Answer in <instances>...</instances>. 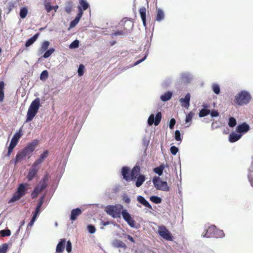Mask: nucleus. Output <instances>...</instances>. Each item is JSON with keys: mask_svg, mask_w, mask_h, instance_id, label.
Instances as JSON below:
<instances>
[{"mask_svg": "<svg viewBox=\"0 0 253 253\" xmlns=\"http://www.w3.org/2000/svg\"><path fill=\"white\" fill-rule=\"evenodd\" d=\"M251 98V95L249 92L242 90L236 95L234 102L236 104L242 106L248 104Z\"/></svg>", "mask_w": 253, "mask_h": 253, "instance_id": "obj_3", "label": "nucleus"}, {"mask_svg": "<svg viewBox=\"0 0 253 253\" xmlns=\"http://www.w3.org/2000/svg\"><path fill=\"white\" fill-rule=\"evenodd\" d=\"M237 125V121L233 117H230L229 119L228 125L231 127L235 126Z\"/></svg>", "mask_w": 253, "mask_h": 253, "instance_id": "obj_39", "label": "nucleus"}, {"mask_svg": "<svg viewBox=\"0 0 253 253\" xmlns=\"http://www.w3.org/2000/svg\"><path fill=\"white\" fill-rule=\"evenodd\" d=\"M210 113L212 117H217L219 116V113L216 110H212L211 112H210Z\"/></svg>", "mask_w": 253, "mask_h": 253, "instance_id": "obj_57", "label": "nucleus"}, {"mask_svg": "<svg viewBox=\"0 0 253 253\" xmlns=\"http://www.w3.org/2000/svg\"><path fill=\"white\" fill-rule=\"evenodd\" d=\"M1 237L9 236L11 234V231L9 229L2 230L0 231Z\"/></svg>", "mask_w": 253, "mask_h": 253, "instance_id": "obj_43", "label": "nucleus"}, {"mask_svg": "<svg viewBox=\"0 0 253 253\" xmlns=\"http://www.w3.org/2000/svg\"><path fill=\"white\" fill-rule=\"evenodd\" d=\"M175 123H176V121L174 118H172L170 119V120L169 121V127L170 129H172L173 128L175 124Z\"/></svg>", "mask_w": 253, "mask_h": 253, "instance_id": "obj_53", "label": "nucleus"}, {"mask_svg": "<svg viewBox=\"0 0 253 253\" xmlns=\"http://www.w3.org/2000/svg\"><path fill=\"white\" fill-rule=\"evenodd\" d=\"M79 41L77 40L74 41L70 45V48H76L79 47Z\"/></svg>", "mask_w": 253, "mask_h": 253, "instance_id": "obj_46", "label": "nucleus"}, {"mask_svg": "<svg viewBox=\"0 0 253 253\" xmlns=\"http://www.w3.org/2000/svg\"><path fill=\"white\" fill-rule=\"evenodd\" d=\"M242 135L236 133L235 132H232L229 136V141L233 143L236 142L241 137Z\"/></svg>", "mask_w": 253, "mask_h": 253, "instance_id": "obj_24", "label": "nucleus"}, {"mask_svg": "<svg viewBox=\"0 0 253 253\" xmlns=\"http://www.w3.org/2000/svg\"><path fill=\"white\" fill-rule=\"evenodd\" d=\"M28 9L26 7H22L20 11V16L22 19L25 18L28 14Z\"/></svg>", "mask_w": 253, "mask_h": 253, "instance_id": "obj_36", "label": "nucleus"}, {"mask_svg": "<svg viewBox=\"0 0 253 253\" xmlns=\"http://www.w3.org/2000/svg\"><path fill=\"white\" fill-rule=\"evenodd\" d=\"M170 151L172 155H175L178 151V149L176 146H172L170 147Z\"/></svg>", "mask_w": 253, "mask_h": 253, "instance_id": "obj_50", "label": "nucleus"}, {"mask_svg": "<svg viewBox=\"0 0 253 253\" xmlns=\"http://www.w3.org/2000/svg\"><path fill=\"white\" fill-rule=\"evenodd\" d=\"M137 201L142 205L145 206L146 207L148 208V209L150 210H152V207L151 206V205L149 203V202L145 200V199L141 196H138L137 197Z\"/></svg>", "mask_w": 253, "mask_h": 253, "instance_id": "obj_22", "label": "nucleus"}, {"mask_svg": "<svg viewBox=\"0 0 253 253\" xmlns=\"http://www.w3.org/2000/svg\"><path fill=\"white\" fill-rule=\"evenodd\" d=\"M84 67L83 64H81L78 70V73L79 76H82L84 74Z\"/></svg>", "mask_w": 253, "mask_h": 253, "instance_id": "obj_47", "label": "nucleus"}, {"mask_svg": "<svg viewBox=\"0 0 253 253\" xmlns=\"http://www.w3.org/2000/svg\"><path fill=\"white\" fill-rule=\"evenodd\" d=\"M79 2H80V5L83 7V9H82L83 10H86L88 8V7H89L88 3L85 0H80Z\"/></svg>", "mask_w": 253, "mask_h": 253, "instance_id": "obj_41", "label": "nucleus"}, {"mask_svg": "<svg viewBox=\"0 0 253 253\" xmlns=\"http://www.w3.org/2000/svg\"><path fill=\"white\" fill-rule=\"evenodd\" d=\"M8 249V245L4 243L0 246V253H6Z\"/></svg>", "mask_w": 253, "mask_h": 253, "instance_id": "obj_44", "label": "nucleus"}, {"mask_svg": "<svg viewBox=\"0 0 253 253\" xmlns=\"http://www.w3.org/2000/svg\"><path fill=\"white\" fill-rule=\"evenodd\" d=\"M190 94L189 93H187L184 98H181L179 99V101L181 103L182 106L187 108H188L190 105Z\"/></svg>", "mask_w": 253, "mask_h": 253, "instance_id": "obj_17", "label": "nucleus"}, {"mask_svg": "<svg viewBox=\"0 0 253 253\" xmlns=\"http://www.w3.org/2000/svg\"><path fill=\"white\" fill-rule=\"evenodd\" d=\"M66 251L68 253H70L72 251V244L70 241H67L66 245Z\"/></svg>", "mask_w": 253, "mask_h": 253, "instance_id": "obj_52", "label": "nucleus"}, {"mask_svg": "<svg viewBox=\"0 0 253 253\" xmlns=\"http://www.w3.org/2000/svg\"><path fill=\"white\" fill-rule=\"evenodd\" d=\"M117 245L118 247L120 248H126V244L122 241H117Z\"/></svg>", "mask_w": 253, "mask_h": 253, "instance_id": "obj_56", "label": "nucleus"}, {"mask_svg": "<svg viewBox=\"0 0 253 253\" xmlns=\"http://www.w3.org/2000/svg\"><path fill=\"white\" fill-rule=\"evenodd\" d=\"M4 83L3 81L0 82V102H2L4 98Z\"/></svg>", "mask_w": 253, "mask_h": 253, "instance_id": "obj_29", "label": "nucleus"}, {"mask_svg": "<svg viewBox=\"0 0 253 253\" xmlns=\"http://www.w3.org/2000/svg\"><path fill=\"white\" fill-rule=\"evenodd\" d=\"M122 215L124 219L131 227H135V222L126 210H123L122 211Z\"/></svg>", "mask_w": 253, "mask_h": 253, "instance_id": "obj_12", "label": "nucleus"}, {"mask_svg": "<svg viewBox=\"0 0 253 253\" xmlns=\"http://www.w3.org/2000/svg\"><path fill=\"white\" fill-rule=\"evenodd\" d=\"M40 106V100L39 98H36L30 104L29 109L38 113Z\"/></svg>", "mask_w": 253, "mask_h": 253, "instance_id": "obj_16", "label": "nucleus"}, {"mask_svg": "<svg viewBox=\"0 0 253 253\" xmlns=\"http://www.w3.org/2000/svg\"><path fill=\"white\" fill-rule=\"evenodd\" d=\"M150 200L155 204H160L162 202V199L160 197L156 196H152L150 197Z\"/></svg>", "mask_w": 253, "mask_h": 253, "instance_id": "obj_38", "label": "nucleus"}, {"mask_svg": "<svg viewBox=\"0 0 253 253\" xmlns=\"http://www.w3.org/2000/svg\"><path fill=\"white\" fill-rule=\"evenodd\" d=\"M123 210V206L120 204L115 206H108L105 208V211L107 214L114 218L120 217Z\"/></svg>", "mask_w": 253, "mask_h": 253, "instance_id": "obj_5", "label": "nucleus"}, {"mask_svg": "<svg viewBox=\"0 0 253 253\" xmlns=\"http://www.w3.org/2000/svg\"><path fill=\"white\" fill-rule=\"evenodd\" d=\"M153 182L157 190L166 192L169 190V187L167 182L161 180L159 177L153 178Z\"/></svg>", "mask_w": 253, "mask_h": 253, "instance_id": "obj_8", "label": "nucleus"}, {"mask_svg": "<svg viewBox=\"0 0 253 253\" xmlns=\"http://www.w3.org/2000/svg\"><path fill=\"white\" fill-rule=\"evenodd\" d=\"M125 201L127 203H129L130 200V199L129 198H127V199H126Z\"/></svg>", "mask_w": 253, "mask_h": 253, "instance_id": "obj_64", "label": "nucleus"}, {"mask_svg": "<svg viewBox=\"0 0 253 253\" xmlns=\"http://www.w3.org/2000/svg\"><path fill=\"white\" fill-rule=\"evenodd\" d=\"M126 237L130 242H131L132 243H134V242H135L132 236H131L129 235H127Z\"/></svg>", "mask_w": 253, "mask_h": 253, "instance_id": "obj_61", "label": "nucleus"}, {"mask_svg": "<svg viewBox=\"0 0 253 253\" xmlns=\"http://www.w3.org/2000/svg\"><path fill=\"white\" fill-rule=\"evenodd\" d=\"M45 8L47 12H49L52 10H54L55 11H56L57 9L58 8V6L56 5L55 6H52L50 5V2H46L44 4Z\"/></svg>", "mask_w": 253, "mask_h": 253, "instance_id": "obj_31", "label": "nucleus"}, {"mask_svg": "<svg viewBox=\"0 0 253 253\" xmlns=\"http://www.w3.org/2000/svg\"><path fill=\"white\" fill-rule=\"evenodd\" d=\"M27 156L21 150L17 153L15 158V164L16 165L17 163L21 162L22 160L25 159Z\"/></svg>", "mask_w": 253, "mask_h": 253, "instance_id": "obj_26", "label": "nucleus"}, {"mask_svg": "<svg viewBox=\"0 0 253 253\" xmlns=\"http://www.w3.org/2000/svg\"><path fill=\"white\" fill-rule=\"evenodd\" d=\"M73 6V2L71 1H68L67 2L65 7V10L67 13L70 14L71 12Z\"/></svg>", "mask_w": 253, "mask_h": 253, "instance_id": "obj_35", "label": "nucleus"}, {"mask_svg": "<svg viewBox=\"0 0 253 253\" xmlns=\"http://www.w3.org/2000/svg\"><path fill=\"white\" fill-rule=\"evenodd\" d=\"M124 29L127 31L130 30L133 27V23L130 20H125L124 21Z\"/></svg>", "mask_w": 253, "mask_h": 253, "instance_id": "obj_30", "label": "nucleus"}, {"mask_svg": "<svg viewBox=\"0 0 253 253\" xmlns=\"http://www.w3.org/2000/svg\"><path fill=\"white\" fill-rule=\"evenodd\" d=\"M123 31H117L115 33V36H118V35H123Z\"/></svg>", "mask_w": 253, "mask_h": 253, "instance_id": "obj_63", "label": "nucleus"}, {"mask_svg": "<svg viewBox=\"0 0 253 253\" xmlns=\"http://www.w3.org/2000/svg\"><path fill=\"white\" fill-rule=\"evenodd\" d=\"M175 139L176 141H181L180 132L178 130L175 131Z\"/></svg>", "mask_w": 253, "mask_h": 253, "instance_id": "obj_49", "label": "nucleus"}, {"mask_svg": "<svg viewBox=\"0 0 253 253\" xmlns=\"http://www.w3.org/2000/svg\"><path fill=\"white\" fill-rule=\"evenodd\" d=\"M87 229H88V232L91 234H93V233H95V232L96 231L95 227L92 225H88Z\"/></svg>", "mask_w": 253, "mask_h": 253, "instance_id": "obj_51", "label": "nucleus"}, {"mask_svg": "<svg viewBox=\"0 0 253 253\" xmlns=\"http://www.w3.org/2000/svg\"><path fill=\"white\" fill-rule=\"evenodd\" d=\"M44 197H45V195H43L40 198L39 202L37 205V207H38L40 208H41L42 205L43 204Z\"/></svg>", "mask_w": 253, "mask_h": 253, "instance_id": "obj_54", "label": "nucleus"}, {"mask_svg": "<svg viewBox=\"0 0 253 253\" xmlns=\"http://www.w3.org/2000/svg\"><path fill=\"white\" fill-rule=\"evenodd\" d=\"M48 155V151L47 150H45L43 152L42 154L39 159H38L35 162L33 163L34 165L38 166L39 165L42 164L45 159L47 157Z\"/></svg>", "mask_w": 253, "mask_h": 253, "instance_id": "obj_18", "label": "nucleus"}, {"mask_svg": "<svg viewBox=\"0 0 253 253\" xmlns=\"http://www.w3.org/2000/svg\"><path fill=\"white\" fill-rule=\"evenodd\" d=\"M213 91L216 94H218L220 93V89L219 86L217 84H213L212 86Z\"/></svg>", "mask_w": 253, "mask_h": 253, "instance_id": "obj_45", "label": "nucleus"}, {"mask_svg": "<svg viewBox=\"0 0 253 253\" xmlns=\"http://www.w3.org/2000/svg\"><path fill=\"white\" fill-rule=\"evenodd\" d=\"M194 114L192 112H190L187 115L185 119V122L188 123L191 121Z\"/></svg>", "mask_w": 253, "mask_h": 253, "instance_id": "obj_48", "label": "nucleus"}, {"mask_svg": "<svg viewBox=\"0 0 253 253\" xmlns=\"http://www.w3.org/2000/svg\"><path fill=\"white\" fill-rule=\"evenodd\" d=\"M172 93L170 91H168L164 94L161 96V99L163 101H167L171 98Z\"/></svg>", "mask_w": 253, "mask_h": 253, "instance_id": "obj_32", "label": "nucleus"}, {"mask_svg": "<svg viewBox=\"0 0 253 253\" xmlns=\"http://www.w3.org/2000/svg\"><path fill=\"white\" fill-rule=\"evenodd\" d=\"M136 179V181L135 182V185L137 187H139L142 185V184L145 181L146 177L144 175L141 174L140 173H139V175H138Z\"/></svg>", "mask_w": 253, "mask_h": 253, "instance_id": "obj_21", "label": "nucleus"}, {"mask_svg": "<svg viewBox=\"0 0 253 253\" xmlns=\"http://www.w3.org/2000/svg\"><path fill=\"white\" fill-rule=\"evenodd\" d=\"M44 197H45V195H43L40 198L39 202L37 205V207H38L40 208H41L42 205L43 204Z\"/></svg>", "mask_w": 253, "mask_h": 253, "instance_id": "obj_55", "label": "nucleus"}, {"mask_svg": "<svg viewBox=\"0 0 253 253\" xmlns=\"http://www.w3.org/2000/svg\"><path fill=\"white\" fill-rule=\"evenodd\" d=\"M37 166L33 164L32 167L29 169L28 173L27 175V178L29 181H31L36 175L39 169L37 168Z\"/></svg>", "mask_w": 253, "mask_h": 253, "instance_id": "obj_13", "label": "nucleus"}, {"mask_svg": "<svg viewBox=\"0 0 253 253\" xmlns=\"http://www.w3.org/2000/svg\"><path fill=\"white\" fill-rule=\"evenodd\" d=\"M224 234L222 230L216 228L214 225H211L208 227L205 233L203 235L204 237L206 238H221L224 237Z\"/></svg>", "mask_w": 253, "mask_h": 253, "instance_id": "obj_4", "label": "nucleus"}, {"mask_svg": "<svg viewBox=\"0 0 253 253\" xmlns=\"http://www.w3.org/2000/svg\"><path fill=\"white\" fill-rule=\"evenodd\" d=\"M101 223H102V225L106 226V225H109L110 224V222L109 221H102L101 222Z\"/></svg>", "mask_w": 253, "mask_h": 253, "instance_id": "obj_62", "label": "nucleus"}, {"mask_svg": "<svg viewBox=\"0 0 253 253\" xmlns=\"http://www.w3.org/2000/svg\"><path fill=\"white\" fill-rule=\"evenodd\" d=\"M26 191L27 188L25 186V184L23 183L20 184L18 187L17 191L10 199L9 203L14 202L19 200L26 194Z\"/></svg>", "mask_w": 253, "mask_h": 253, "instance_id": "obj_7", "label": "nucleus"}, {"mask_svg": "<svg viewBox=\"0 0 253 253\" xmlns=\"http://www.w3.org/2000/svg\"><path fill=\"white\" fill-rule=\"evenodd\" d=\"M48 77V73L47 70L43 71L40 75V79L42 81L45 80Z\"/></svg>", "mask_w": 253, "mask_h": 253, "instance_id": "obj_42", "label": "nucleus"}, {"mask_svg": "<svg viewBox=\"0 0 253 253\" xmlns=\"http://www.w3.org/2000/svg\"><path fill=\"white\" fill-rule=\"evenodd\" d=\"M165 169V166L164 165H161L159 167L155 168L154 169V171L158 174L159 176L162 175L163 170Z\"/></svg>", "mask_w": 253, "mask_h": 253, "instance_id": "obj_33", "label": "nucleus"}, {"mask_svg": "<svg viewBox=\"0 0 253 253\" xmlns=\"http://www.w3.org/2000/svg\"><path fill=\"white\" fill-rule=\"evenodd\" d=\"M37 112H34L31 110L28 109L27 114L26 122H29L33 120L34 118L36 115Z\"/></svg>", "mask_w": 253, "mask_h": 253, "instance_id": "obj_27", "label": "nucleus"}, {"mask_svg": "<svg viewBox=\"0 0 253 253\" xmlns=\"http://www.w3.org/2000/svg\"><path fill=\"white\" fill-rule=\"evenodd\" d=\"M146 9L145 7H142L139 9V12L142 19L143 25L144 27H146Z\"/></svg>", "mask_w": 253, "mask_h": 253, "instance_id": "obj_23", "label": "nucleus"}, {"mask_svg": "<svg viewBox=\"0 0 253 253\" xmlns=\"http://www.w3.org/2000/svg\"><path fill=\"white\" fill-rule=\"evenodd\" d=\"M49 45V42L48 41H44L42 44L40 51L41 53L45 51Z\"/></svg>", "mask_w": 253, "mask_h": 253, "instance_id": "obj_34", "label": "nucleus"}, {"mask_svg": "<svg viewBox=\"0 0 253 253\" xmlns=\"http://www.w3.org/2000/svg\"><path fill=\"white\" fill-rule=\"evenodd\" d=\"M158 232L159 234L163 239L170 241H172L173 240V236L165 226L162 225L159 226Z\"/></svg>", "mask_w": 253, "mask_h": 253, "instance_id": "obj_10", "label": "nucleus"}, {"mask_svg": "<svg viewBox=\"0 0 253 253\" xmlns=\"http://www.w3.org/2000/svg\"><path fill=\"white\" fill-rule=\"evenodd\" d=\"M66 243V240L65 239H61L57 244L56 248V252L57 253H61L63 252L65 245Z\"/></svg>", "mask_w": 253, "mask_h": 253, "instance_id": "obj_19", "label": "nucleus"}, {"mask_svg": "<svg viewBox=\"0 0 253 253\" xmlns=\"http://www.w3.org/2000/svg\"><path fill=\"white\" fill-rule=\"evenodd\" d=\"M55 51V49L53 48H50L48 50H46L42 57L44 58L49 57Z\"/></svg>", "mask_w": 253, "mask_h": 253, "instance_id": "obj_40", "label": "nucleus"}, {"mask_svg": "<svg viewBox=\"0 0 253 253\" xmlns=\"http://www.w3.org/2000/svg\"><path fill=\"white\" fill-rule=\"evenodd\" d=\"M162 119V114L161 112H158L157 113L155 119L154 114H151L148 119V124L149 126H152L153 124H154L155 126H158Z\"/></svg>", "mask_w": 253, "mask_h": 253, "instance_id": "obj_11", "label": "nucleus"}, {"mask_svg": "<svg viewBox=\"0 0 253 253\" xmlns=\"http://www.w3.org/2000/svg\"><path fill=\"white\" fill-rule=\"evenodd\" d=\"M139 173H140V167L139 166H135L131 171L127 167H123L122 169L123 178L126 181L134 180Z\"/></svg>", "mask_w": 253, "mask_h": 253, "instance_id": "obj_1", "label": "nucleus"}, {"mask_svg": "<svg viewBox=\"0 0 253 253\" xmlns=\"http://www.w3.org/2000/svg\"><path fill=\"white\" fill-rule=\"evenodd\" d=\"M250 126L246 123H243L237 126L236 130L239 133H246L250 130Z\"/></svg>", "mask_w": 253, "mask_h": 253, "instance_id": "obj_15", "label": "nucleus"}, {"mask_svg": "<svg viewBox=\"0 0 253 253\" xmlns=\"http://www.w3.org/2000/svg\"><path fill=\"white\" fill-rule=\"evenodd\" d=\"M79 12L77 14V16H76L75 18L72 21L70 22V28H73L75 26H76V25L78 24V23L79 22L80 19L83 16V11L82 10V8L81 6L78 7Z\"/></svg>", "mask_w": 253, "mask_h": 253, "instance_id": "obj_14", "label": "nucleus"}, {"mask_svg": "<svg viewBox=\"0 0 253 253\" xmlns=\"http://www.w3.org/2000/svg\"><path fill=\"white\" fill-rule=\"evenodd\" d=\"M40 209H41L40 208H39V207L37 206L36 210L35 211V212H34L33 215H36V216L37 217V216L39 214V212H40Z\"/></svg>", "mask_w": 253, "mask_h": 253, "instance_id": "obj_59", "label": "nucleus"}, {"mask_svg": "<svg viewBox=\"0 0 253 253\" xmlns=\"http://www.w3.org/2000/svg\"><path fill=\"white\" fill-rule=\"evenodd\" d=\"M147 56L145 55L143 58H142L141 59H140L139 60H137L136 62H135V63L134 64V65L135 66V65H137L138 64H139V63H140L141 62H142V61H143L146 58Z\"/></svg>", "mask_w": 253, "mask_h": 253, "instance_id": "obj_60", "label": "nucleus"}, {"mask_svg": "<svg viewBox=\"0 0 253 253\" xmlns=\"http://www.w3.org/2000/svg\"><path fill=\"white\" fill-rule=\"evenodd\" d=\"M48 175L47 174L44 175L39 184L34 188L31 193V198L32 199L37 198L38 195L42 192L47 186L48 181Z\"/></svg>", "mask_w": 253, "mask_h": 253, "instance_id": "obj_2", "label": "nucleus"}, {"mask_svg": "<svg viewBox=\"0 0 253 253\" xmlns=\"http://www.w3.org/2000/svg\"><path fill=\"white\" fill-rule=\"evenodd\" d=\"M210 113V110L207 109H202L199 112V117H204Z\"/></svg>", "mask_w": 253, "mask_h": 253, "instance_id": "obj_37", "label": "nucleus"}, {"mask_svg": "<svg viewBox=\"0 0 253 253\" xmlns=\"http://www.w3.org/2000/svg\"><path fill=\"white\" fill-rule=\"evenodd\" d=\"M38 143L39 141L38 140H34L32 142L28 143L22 151L27 157L30 158L31 155L38 145Z\"/></svg>", "mask_w": 253, "mask_h": 253, "instance_id": "obj_9", "label": "nucleus"}, {"mask_svg": "<svg viewBox=\"0 0 253 253\" xmlns=\"http://www.w3.org/2000/svg\"><path fill=\"white\" fill-rule=\"evenodd\" d=\"M82 213V211L79 208L73 209L71 211L70 219L75 221L77 219L78 216Z\"/></svg>", "mask_w": 253, "mask_h": 253, "instance_id": "obj_20", "label": "nucleus"}, {"mask_svg": "<svg viewBox=\"0 0 253 253\" xmlns=\"http://www.w3.org/2000/svg\"><path fill=\"white\" fill-rule=\"evenodd\" d=\"M22 135L23 133L21 128H20L19 130L14 134L11 140L10 145L8 148L7 156H10L13 151V149L17 144L19 139L21 138Z\"/></svg>", "mask_w": 253, "mask_h": 253, "instance_id": "obj_6", "label": "nucleus"}, {"mask_svg": "<svg viewBox=\"0 0 253 253\" xmlns=\"http://www.w3.org/2000/svg\"><path fill=\"white\" fill-rule=\"evenodd\" d=\"M38 36L39 34L37 33L33 37L28 40V41L26 42L25 46L26 47H29L31 45L37 40Z\"/></svg>", "mask_w": 253, "mask_h": 253, "instance_id": "obj_28", "label": "nucleus"}, {"mask_svg": "<svg viewBox=\"0 0 253 253\" xmlns=\"http://www.w3.org/2000/svg\"><path fill=\"white\" fill-rule=\"evenodd\" d=\"M37 218V217L36 216V215H33L31 221H30L29 223V225L30 226H32L35 221V220Z\"/></svg>", "mask_w": 253, "mask_h": 253, "instance_id": "obj_58", "label": "nucleus"}, {"mask_svg": "<svg viewBox=\"0 0 253 253\" xmlns=\"http://www.w3.org/2000/svg\"><path fill=\"white\" fill-rule=\"evenodd\" d=\"M164 17L165 14L164 11L160 8L157 9L156 11V20L159 22L161 21L164 19Z\"/></svg>", "mask_w": 253, "mask_h": 253, "instance_id": "obj_25", "label": "nucleus"}]
</instances>
